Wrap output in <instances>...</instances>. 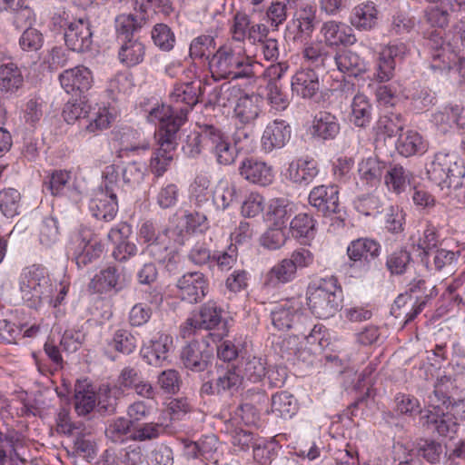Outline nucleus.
Masks as SVG:
<instances>
[{"label":"nucleus","instance_id":"obj_1","mask_svg":"<svg viewBox=\"0 0 465 465\" xmlns=\"http://www.w3.org/2000/svg\"><path fill=\"white\" fill-rule=\"evenodd\" d=\"M201 86L193 82L175 85L170 94V104L153 108L147 116L152 123L178 132L187 121V115L198 103Z\"/></svg>","mask_w":465,"mask_h":465},{"label":"nucleus","instance_id":"obj_2","mask_svg":"<svg viewBox=\"0 0 465 465\" xmlns=\"http://www.w3.org/2000/svg\"><path fill=\"white\" fill-rule=\"evenodd\" d=\"M210 66L221 71L223 77H252L261 73L270 81L280 79L289 68L287 62L282 61L268 65L262 72V64L258 60H211Z\"/></svg>","mask_w":465,"mask_h":465},{"label":"nucleus","instance_id":"obj_3","mask_svg":"<svg viewBox=\"0 0 465 465\" xmlns=\"http://www.w3.org/2000/svg\"><path fill=\"white\" fill-rule=\"evenodd\" d=\"M427 175L429 180L441 190L456 189L462 183L465 167L455 160L454 155L438 153L427 166Z\"/></svg>","mask_w":465,"mask_h":465},{"label":"nucleus","instance_id":"obj_4","mask_svg":"<svg viewBox=\"0 0 465 465\" xmlns=\"http://www.w3.org/2000/svg\"><path fill=\"white\" fill-rule=\"evenodd\" d=\"M341 290L337 279H323L320 284L310 292L308 306L318 318L328 319L333 316L340 308Z\"/></svg>","mask_w":465,"mask_h":465},{"label":"nucleus","instance_id":"obj_5","mask_svg":"<svg viewBox=\"0 0 465 465\" xmlns=\"http://www.w3.org/2000/svg\"><path fill=\"white\" fill-rule=\"evenodd\" d=\"M217 328V332L214 334L222 339L228 333V329L225 322H223L222 309L219 308L215 302H208L204 303L198 314H194L186 320L182 327V333L183 337L193 334L197 330H213Z\"/></svg>","mask_w":465,"mask_h":465},{"label":"nucleus","instance_id":"obj_6","mask_svg":"<svg viewBox=\"0 0 465 465\" xmlns=\"http://www.w3.org/2000/svg\"><path fill=\"white\" fill-rule=\"evenodd\" d=\"M177 133L160 125L155 133L158 148L151 159L150 169L156 176L163 175L173 159V152L177 145Z\"/></svg>","mask_w":465,"mask_h":465},{"label":"nucleus","instance_id":"obj_7","mask_svg":"<svg viewBox=\"0 0 465 465\" xmlns=\"http://www.w3.org/2000/svg\"><path fill=\"white\" fill-rule=\"evenodd\" d=\"M213 348L204 341H193L183 346L180 352V360L187 370L202 372L212 365Z\"/></svg>","mask_w":465,"mask_h":465},{"label":"nucleus","instance_id":"obj_8","mask_svg":"<svg viewBox=\"0 0 465 465\" xmlns=\"http://www.w3.org/2000/svg\"><path fill=\"white\" fill-rule=\"evenodd\" d=\"M64 27V42L67 48L76 53L88 50L93 43V33L88 19L79 18L61 25Z\"/></svg>","mask_w":465,"mask_h":465},{"label":"nucleus","instance_id":"obj_9","mask_svg":"<svg viewBox=\"0 0 465 465\" xmlns=\"http://www.w3.org/2000/svg\"><path fill=\"white\" fill-rule=\"evenodd\" d=\"M203 138L207 143V150L214 155L219 164L229 165L235 161L236 149L219 127L212 125L211 133L203 135Z\"/></svg>","mask_w":465,"mask_h":465},{"label":"nucleus","instance_id":"obj_10","mask_svg":"<svg viewBox=\"0 0 465 465\" xmlns=\"http://www.w3.org/2000/svg\"><path fill=\"white\" fill-rule=\"evenodd\" d=\"M168 230L156 233L153 223L144 222L139 230L140 238L148 244L147 251L157 262H163L168 255L170 240Z\"/></svg>","mask_w":465,"mask_h":465},{"label":"nucleus","instance_id":"obj_11","mask_svg":"<svg viewBox=\"0 0 465 465\" xmlns=\"http://www.w3.org/2000/svg\"><path fill=\"white\" fill-rule=\"evenodd\" d=\"M179 296L188 303L200 302L206 295L208 282L202 272H188L183 274L176 283Z\"/></svg>","mask_w":465,"mask_h":465},{"label":"nucleus","instance_id":"obj_12","mask_svg":"<svg viewBox=\"0 0 465 465\" xmlns=\"http://www.w3.org/2000/svg\"><path fill=\"white\" fill-rule=\"evenodd\" d=\"M309 203L324 216L341 212L339 191L336 185L314 187L309 194Z\"/></svg>","mask_w":465,"mask_h":465},{"label":"nucleus","instance_id":"obj_13","mask_svg":"<svg viewBox=\"0 0 465 465\" xmlns=\"http://www.w3.org/2000/svg\"><path fill=\"white\" fill-rule=\"evenodd\" d=\"M239 172L242 178L261 186L269 185L273 181L272 168L265 162L252 157L245 158L241 163Z\"/></svg>","mask_w":465,"mask_h":465},{"label":"nucleus","instance_id":"obj_14","mask_svg":"<svg viewBox=\"0 0 465 465\" xmlns=\"http://www.w3.org/2000/svg\"><path fill=\"white\" fill-rule=\"evenodd\" d=\"M43 283H47L48 280L43 275V271L33 267L28 272L22 274L20 282V292L23 300L35 304L40 302L45 292L42 290Z\"/></svg>","mask_w":465,"mask_h":465},{"label":"nucleus","instance_id":"obj_15","mask_svg":"<svg viewBox=\"0 0 465 465\" xmlns=\"http://www.w3.org/2000/svg\"><path fill=\"white\" fill-rule=\"evenodd\" d=\"M438 294L436 289L431 288L430 294H426L424 297L418 295H411L410 292L405 294H400L394 301L392 310L395 312L396 309L402 310V314L405 316V324L411 322L419 313L423 310L427 300L432 298ZM401 312L397 314L401 316Z\"/></svg>","mask_w":465,"mask_h":465},{"label":"nucleus","instance_id":"obj_16","mask_svg":"<svg viewBox=\"0 0 465 465\" xmlns=\"http://www.w3.org/2000/svg\"><path fill=\"white\" fill-rule=\"evenodd\" d=\"M291 138V127L283 120H274L264 129L262 146L264 151L272 152L285 146Z\"/></svg>","mask_w":465,"mask_h":465},{"label":"nucleus","instance_id":"obj_17","mask_svg":"<svg viewBox=\"0 0 465 465\" xmlns=\"http://www.w3.org/2000/svg\"><path fill=\"white\" fill-rule=\"evenodd\" d=\"M381 253V244L368 237H361L351 241L347 247V255L353 263L369 262L376 259Z\"/></svg>","mask_w":465,"mask_h":465},{"label":"nucleus","instance_id":"obj_18","mask_svg":"<svg viewBox=\"0 0 465 465\" xmlns=\"http://www.w3.org/2000/svg\"><path fill=\"white\" fill-rule=\"evenodd\" d=\"M60 83L66 93L78 90L83 93L90 89L93 83L91 71L84 66H75L60 74Z\"/></svg>","mask_w":465,"mask_h":465},{"label":"nucleus","instance_id":"obj_19","mask_svg":"<svg viewBox=\"0 0 465 465\" xmlns=\"http://www.w3.org/2000/svg\"><path fill=\"white\" fill-rule=\"evenodd\" d=\"M262 98L259 94L243 93L234 107L235 118L242 124L253 123L262 111Z\"/></svg>","mask_w":465,"mask_h":465},{"label":"nucleus","instance_id":"obj_20","mask_svg":"<svg viewBox=\"0 0 465 465\" xmlns=\"http://www.w3.org/2000/svg\"><path fill=\"white\" fill-rule=\"evenodd\" d=\"M450 15L449 11L440 5H430L423 10L425 23L434 29L430 33V39L435 43L432 48L438 49L443 43L442 37L437 33L438 29H445L450 23Z\"/></svg>","mask_w":465,"mask_h":465},{"label":"nucleus","instance_id":"obj_21","mask_svg":"<svg viewBox=\"0 0 465 465\" xmlns=\"http://www.w3.org/2000/svg\"><path fill=\"white\" fill-rule=\"evenodd\" d=\"M322 31L325 37L324 42L329 44L331 49H332V45L350 46L356 43L352 29L345 24L328 21L324 23Z\"/></svg>","mask_w":465,"mask_h":465},{"label":"nucleus","instance_id":"obj_22","mask_svg":"<svg viewBox=\"0 0 465 465\" xmlns=\"http://www.w3.org/2000/svg\"><path fill=\"white\" fill-rule=\"evenodd\" d=\"M319 87L318 75L310 68L298 71L292 81V91L303 98H312Z\"/></svg>","mask_w":465,"mask_h":465},{"label":"nucleus","instance_id":"obj_23","mask_svg":"<svg viewBox=\"0 0 465 465\" xmlns=\"http://www.w3.org/2000/svg\"><path fill=\"white\" fill-rule=\"evenodd\" d=\"M292 26L301 36H310L317 25L316 7L306 4L299 7L293 14Z\"/></svg>","mask_w":465,"mask_h":465},{"label":"nucleus","instance_id":"obj_24","mask_svg":"<svg viewBox=\"0 0 465 465\" xmlns=\"http://www.w3.org/2000/svg\"><path fill=\"white\" fill-rule=\"evenodd\" d=\"M456 389L455 381L450 376L438 377L434 384V391L429 396V406L432 409H439L447 403L450 404L452 394Z\"/></svg>","mask_w":465,"mask_h":465},{"label":"nucleus","instance_id":"obj_25","mask_svg":"<svg viewBox=\"0 0 465 465\" xmlns=\"http://www.w3.org/2000/svg\"><path fill=\"white\" fill-rule=\"evenodd\" d=\"M425 418L427 424L441 436L455 433L457 430L458 422L447 411L445 412V408L430 410Z\"/></svg>","mask_w":465,"mask_h":465},{"label":"nucleus","instance_id":"obj_26","mask_svg":"<svg viewBox=\"0 0 465 465\" xmlns=\"http://www.w3.org/2000/svg\"><path fill=\"white\" fill-rule=\"evenodd\" d=\"M378 22V10L372 2L356 5L351 16V23L360 30H371Z\"/></svg>","mask_w":465,"mask_h":465},{"label":"nucleus","instance_id":"obj_27","mask_svg":"<svg viewBox=\"0 0 465 465\" xmlns=\"http://www.w3.org/2000/svg\"><path fill=\"white\" fill-rule=\"evenodd\" d=\"M340 131V124L336 117L328 112H319L315 114L312 134L323 140L333 139Z\"/></svg>","mask_w":465,"mask_h":465},{"label":"nucleus","instance_id":"obj_28","mask_svg":"<svg viewBox=\"0 0 465 465\" xmlns=\"http://www.w3.org/2000/svg\"><path fill=\"white\" fill-rule=\"evenodd\" d=\"M318 172L316 163L305 159L292 161L287 170L289 179L299 184H308L316 177Z\"/></svg>","mask_w":465,"mask_h":465},{"label":"nucleus","instance_id":"obj_29","mask_svg":"<svg viewBox=\"0 0 465 465\" xmlns=\"http://www.w3.org/2000/svg\"><path fill=\"white\" fill-rule=\"evenodd\" d=\"M90 211L96 219L110 222L118 211L117 197L100 193L91 201Z\"/></svg>","mask_w":465,"mask_h":465},{"label":"nucleus","instance_id":"obj_30","mask_svg":"<svg viewBox=\"0 0 465 465\" xmlns=\"http://www.w3.org/2000/svg\"><path fill=\"white\" fill-rule=\"evenodd\" d=\"M266 373H268V379L274 386H279L285 380V373H283L281 379H275L273 381V376L276 372L271 369L266 371L265 362L262 358L252 357L245 361L243 374L251 381H260Z\"/></svg>","mask_w":465,"mask_h":465},{"label":"nucleus","instance_id":"obj_31","mask_svg":"<svg viewBox=\"0 0 465 465\" xmlns=\"http://www.w3.org/2000/svg\"><path fill=\"white\" fill-rule=\"evenodd\" d=\"M296 277V269L288 258H284L269 270L265 282L267 285L277 286L292 282Z\"/></svg>","mask_w":465,"mask_h":465},{"label":"nucleus","instance_id":"obj_32","mask_svg":"<svg viewBox=\"0 0 465 465\" xmlns=\"http://www.w3.org/2000/svg\"><path fill=\"white\" fill-rule=\"evenodd\" d=\"M316 221L307 213H299L290 223V232L292 238L312 240L316 234Z\"/></svg>","mask_w":465,"mask_h":465},{"label":"nucleus","instance_id":"obj_33","mask_svg":"<svg viewBox=\"0 0 465 465\" xmlns=\"http://www.w3.org/2000/svg\"><path fill=\"white\" fill-rule=\"evenodd\" d=\"M74 409L78 415L89 414L96 406V395L90 385L77 382L74 386Z\"/></svg>","mask_w":465,"mask_h":465},{"label":"nucleus","instance_id":"obj_34","mask_svg":"<svg viewBox=\"0 0 465 465\" xmlns=\"http://www.w3.org/2000/svg\"><path fill=\"white\" fill-rule=\"evenodd\" d=\"M213 203L217 209L225 210L237 198L236 184L228 179H221L213 193Z\"/></svg>","mask_w":465,"mask_h":465},{"label":"nucleus","instance_id":"obj_35","mask_svg":"<svg viewBox=\"0 0 465 465\" xmlns=\"http://www.w3.org/2000/svg\"><path fill=\"white\" fill-rule=\"evenodd\" d=\"M272 412L276 416L287 419L292 418L298 411L297 400L287 391L276 392L272 397Z\"/></svg>","mask_w":465,"mask_h":465},{"label":"nucleus","instance_id":"obj_36","mask_svg":"<svg viewBox=\"0 0 465 465\" xmlns=\"http://www.w3.org/2000/svg\"><path fill=\"white\" fill-rule=\"evenodd\" d=\"M119 274L115 267L109 266L102 270L89 282L88 288L94 293H103L118 285Z\"/></svg>","mask_w":465,"mask_h":465},{"label":"nucleus","instance_id":"obj_37","mask_svg":"<svg viewBox=\"0 0 465 465\" xmlns=\"http://www.w3.org/2000/svg\"><path fill=\"white\" fill-rule=\"evenodd\" d=\"M146 23V17L140 16L135 17L134 15H119L115 18V29L117 32V38L122 41L125 39L133 38L134 32L141 29Z\"/></svg>","mask_w":465,"mask_h":465},{"label":"nucleus","instance_id":"obj_38","mask_svg":"<svg viewBox=\"0 0 465 465\" xmlns=\"http://www.w3.org/2000/svg\"><path fill=\"white\" fill-rule=\"evenodd\" d=\"M190 58H216L217 49L214 37L202 35L193 39L189 48Z\"/></svg>","mask_w":465,"mask_h":465},{"label":"nucleus","instance_id":"obj_39","mask_svg":"<svg viewBox=\"0 0 465 465\" xmlns=\"http://www.w3.org/2000/svg\"><path fill=\"white\" fill-rule=\"evenodd\" d=\"M399 153L405 157L412 156L425 150L422 137L414 131L400 134L396 144Z\"/></svg>","mask_w":465,"mask_h":465},{"label":"nucleus","instance_id":"obj_40","mask_svg":"<svg viewBox=\"0 0 465 465\" xmlns=\"http://www.w3.org/2000/svg\"><path fill=\"white\" fill-rule=\"evenodd\" d=\"M134 427L127 418L118 417L109 421L105 429V436L114 443H124L130 440Z\"/></svg>","mask_w":465,"mask_h":465},{"label":"nucleus","instance_id":"obj_41","mask_svg":"<svg viewBox=\"0 0 465 465\" xmlns=\"http://www.w3.org/2000/svg\"><path fill=\"white\" fill-rule=\"evenodd\" d=\"M23 84V76L18 66L9 63L0 66V91L15 92Z\"/></svg>","mask_w":465,"mask_h":465},{"label":"nucleus","instance_id":"obj_42","mask_svg":"<svg viewBox=\"0 0 465 465\" xmlns=\"http://www.w3.org/2000/svg\"><path fill=\"white\" fill-rule=\"evenodd\" d=\"M243 93L238 85L223 84L213 91L211 103L222 107L232 105L234 103L236 104Z\"/></svg>","mask_w":465,"mask_h":465},{"label":"nucleus","instance_id":"obj_43","mask_svg":"<svg viewBox=\"0 0 465 465\" xmlns=\"http://www.w3.org/2000/svg\"><path fill=\"white\" fill-rule=\"evenodd\" d=\"M371 119V106L362 94H355L351 104V121L358 127H366Z\"/></svg>","mask_w":465,"mask_h":465},{"label":"nucleus","instance_id":"obj_44","mask_svg":"<svg viewBox=\"0 0 465 465\" xmlns=\"http://www.w3.org/2000/svg\"><path fill=\"white\" fill-rule=\"evenodd\" d=\"M411 173L402 165L395 163L390 167L385 175V183L396 193L403 192L410 183Z\"/></svg>","mask_w":465,"mask_h":465},{"label":"nucleus","instance_id":"obj_45","mask_svg":"<svg viewBox=\"0 0 465 465\" xmlns=\"http://www.w3.org/2000/svg\"><path fill=\"white\" fill-rule=\"evenodd\" d=\"M213 124H199V132H195L187 136L186 143L183 149L184 153L190 157L199 155L203 150H207V143L203 135H208L211 133Z\"/></svg>","mask_w":465,"mask_h":465},{"label":"nucleus","instance_id":"obj_46","mask_svg":"<svg viewBox=\"0 0 465 465\" xmlns=\"http://www.w3.org/2000/svg\"><path fill=\"white\" fill-rule=\"evenodd\" d=\"M108 346L112 347L115 351L129 355L133 353L137 346L136 337L128 330H116L110 341Z\"/></svg>","mask_w":465,"mask_h":465},{"label":"nucleus","instance_id":"obj_47","mask_svg":"<svg viewBox=\"0 0 465 465\" xmlns=\"http://www.w3.org/2000/svg\"><path fill=\"white\" fill-rule=\"evenodd\" d=\"M242 379L241 371L234 367L222 370L215 381L216 392L237 391L242 385Z\"/></svg>","mask_w":465,"mask_h":465},{"label":"nucleus","instance_id":"obj_48","mask_svg":"<svg viewBox=\"0 0 465 465\" xmlns=\"http://www.w3.org/2000/svg\"><path fill=\"white\" fill-rule=\"evenodd\" d=\"M211 184L210 178L204 174H198L192 184V198L194 204L199 208H205L210 206L211 191L209 190Z\"/></svg>","mask_w":465,"mask_h":465},{"label":"nucleus","instance_id":"obj_49","mask_svg":"<svg viewBox=\"0 0 465 465\" xmlns=\"http://www.w3.org/2000/svg\"><path fill=\"white\" fill-rule=\"evenodd\" d=\"M385 167V163L378 158L369 157L360 163L359 173L366 183L375 184L381 181Z\"/></svg>","mask_w":465,"mask_h":465},{"label":"nucleus","instance_id":"obj_50","mask_svg":"<svg viewBox=\"0 0 465 465\" xmlns=\"http://www.w3.org/2000/svg\"><path fill=\"white\" fill-rule=\"evenodd\" d=\"M104 245L99 241H88L74 259L78 268H84L96 262L103 254Z\"/></svg>","mask_w":465,"mask_h":465},{"label":"nucleus","instance_id":"obj_51","mask_svg":"<svg viewBox=\"0 0 465 465\" xmlns=\"http://www.w3.org/2000/svg\"><path fill=\"white\" fill-rule=\"evenodd\" d=\"M411 261L410 252L399 249L387 256L385 265L391 275H402L407 272Z\"/></svg>","mask_w":465,"mask_h":465},{"label":"nucleus","instance_id":"obj_52","mask_svg":"<svg viewBox=\"0 0 465 465\" xmlns=\"http://www.w3.org/2000/svg\"><path fill=\"white\" fill-rule=\"evenodd\" d=\"M272 322L280 331H287L298 316V310L287 306V303L281 304L272 311Z\"/></svg>","mask_w":465,"mask_h":465},{"label":"nucleus","instance_id":"obj_53","mask_svg":"<svg viewBox=\"0 0 465 465\" xmlns=\"http://www.w3.org/2000/svg\"><path fill=\"white\" fill-rule=\"evenodd\" d=\"M165 430L163 423L147 422L134 427V430L130 435V440L147 441L153 440L160 437Z\"/></svg>","mask_w":465,"mask_h":465},{"label":"nucleus","instance_id":"obj_54","mask_svg":"<svg viewBox=\"0 0 465 465\" xmlns=\"http://www.w3.org/2000/svg\"><path fill=\"white\" fill-rule=\"evenodd\" d=\"M20 193L17 190L8 188L0 192V210L6 217L18 213Z\"/></svg>","mask_w":465,"mask_h":465},{"label":"nucleus","instance_id":"obj_55","mask_svg":"<svg viewBox=\"0 0 465 465\" xmlns=\"http://www.w3.org/2000/svg\"><path fill=\"white\" fill-rule=\"evenodd\" d=\"M288 259L298 272V269L312 267L316 262V255L309 247L300 246L291 252Z\"/></svg>","mask_w":465,"mask_h":465},{"label":"nucleus","instance_id":"obj_56","mask_svg":"<svg viewBox=\"0 0 465 465\" xmlns=\"http://www.w3.org/2000/svg\"><path fill=\"white\" fill-rule=\"evenodd\" d=\"M181 383V376L179 372L173 369L163 371L157 377V384L164 393H177L180 390Z\"/></svg>","mask_w":465,"mask_h":465},{"label":"nucleus","instance_id":"obj_57","mask_svg":"<svg viewBox=\"0 0 465 465\" xmlns=\"http://www.w3.org/2000/svg\"><path fill=\"white\" fill-rule=\"evenodd\" d=\"M143 179V171L137 163H128L122 172V191H127L134 188L141 183Z\"/></svg>","mask_w":465,"mask_h":465},{"label":"nucleus","instance_id":"obj_58","mask_svg":"<svg viewBox=\"0 0 465 465\" xmlns=\"http://www.w3.org/2000/svg\"><path fill=\"white\" fill-rule=\"evenodd\" d=\"M375 128L378 134H382L388 137H392L402 130L403 124L400 115H382L379 118Z\"/></svg>","mask_w":465,"mask_h":465},{"label":"nucleus","instance_id":"obj_59","mask_svg":"<svg viewBox=\"0 0 465 465\" xmlns=\"http://www.w3.org/2000/svg\"><path fill=\"white\" fill-rule=\"evenodd\" d=\"M90 105L82 100L69 101L65 104L63 110L64 119L68 124H73L76 120L85 118L89 113Z\"/></svg>","mask_w":465,"mask_h":465},{"label":"nucleus","instance_id":"obj_60","mask_svg":"<svg viewBox=\"0 0 465 465\" xmlns=\"http://www.w3.org/2000/svg\"><path fill=\"white\" fill-rule=\"evenodd\" d=\"M413 51L412 44L393 41L381 49L380 58H402L406 55H413Z\"/></svg>","mask_w":465,"mask_h":465},{"label":"nucleus","instance_id":"obj_61","mask_svg":"<svg viewBox=\"0 0 465 465\" xmlns=\"http://www.w3.org/2000/svg\"><path fill=\"white\" fill-rule=\"evenodd\" d=\"M291 208L284 199L272 200L269 207V214L272 217L275 226L281 227L291 217Z\"/></svg>","mask_w":465,"mask_h":465},{"label":"nucleus","instance_id":"obj_62","mask_svg":"<svg viewBox=\"0 0 465 465\" xmlns=\"http://www.w3.org/2000/svg\"><path fill=\"white\" fill-rule=\"evenodd\" d=\"M152 38L157 46L165 51L171 50L175 42L173 33L163 24H158L154 26Z\"/></svg>","mask_w":465,"mask_h":465},{"label":"nucleus","instance_id":"obj_63","mask_svg":"<svg viewBox=\"0 0 465 465\" xmlns=\"http://www.w3.org/2000/svg\"><path fill=\"white\" fill-rule=\"evenodd\" d=\"M103 186L105 189L104 194H108L110 197H117V193L122 190L117 167L114 164L106 166L103 172Z\"/></svg>","mask_w":465,"mask_h":465},{"label":"nucleus","instance_id":"obj_64","mask_svg":"<svg viewBox=\"0 0 465 465\" xmlns=\"http://www.w3.org/2000/svg\"><path fill=\"white\" fill-rule=\"evenodd\" d=\"M417 446L419 455L430 463L439 461L443 451L441 444L433 440L420 439Z\"/></svg>","mask_w":465,"mask_h":465}]
</instances>
